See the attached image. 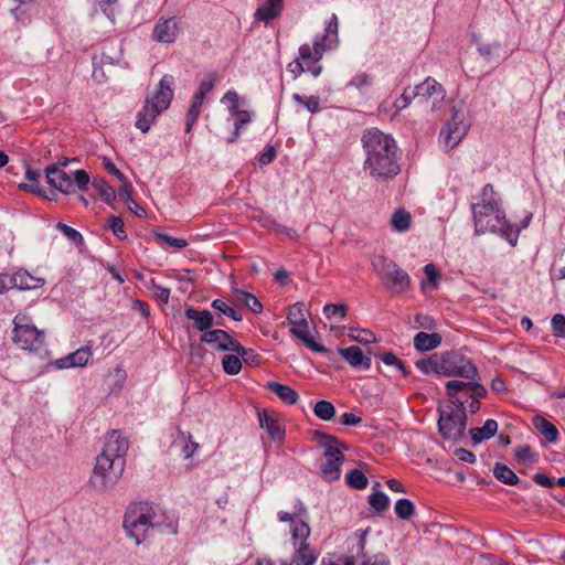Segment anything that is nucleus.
Segmentation results:
<instances>
[{"label": "nucleus", "mask_w": 565, "mask_h": 565, "mask_svg": "<svg viewBox=\"0 0 565 565\" xmlns=\"http://www.w3.org/2000/svg\"><path fill=\"white\" fill-rule=\"evenodd\" d=\"M348 335L353 340L362 344H370L376 341L375 334L367 329H355L350 328Z\"/></svg>", "instance_id": "obj_45"}, {"label": "nucleus", "mask_w": 565, "mask_h": 565, "mask_svg": "<svg viewBox=\"0 0 565 565\" xmlns=\"http://www.w3.org/2000/svg\"><path fill=\"white\" fill-rule=\"evenodd\" d=\"M327 44H323L318 39L315 40L313 45L302 44L299 47V60L302 62L306 61H319L322 57L323 52L327 50Z\"/></svg>", "instance_id": "obj_28"}, {"label": "nucleus", "mask_w": 565, "mask_h": 565, "mask_svg": "<svg viewBox=\"0 0 565 565\" xmlns=\"http://www.w3.org/2000/svg\"><path fill=\"white\" fill-rule=\"evenodd\" d=\"M173 76L166 74L160 79L156 92L146 97L145 105L138 113L135 124L141 132H148L156 118L170 106L173 97Z\"/></svg>", "instance_id": "obj_6"}, {"label": "nucleus", "mask_w": 565, "mask_h": 565, "mask_svg": "<svg viewBox=\"0 0 565 565\" xmlns=\"http://www.w3.org/2000/svg\"><path fill=\"white\" fill-rule=\"evenodd\" d=\"M174 445L182 447V454L185 459L190 458L198 448V444L191 440V435H185L182 431L179 433Z\"/></svg>", "instance_id": "obj_42"}, {"label": "nucleus", "mask_w": 565, "mask_h": 565, "mask_svg": "<svg viewBox=\"0 0 565 565\" xmlns=\"http://www.w3.org/2000/svg\"><path fill=\"white\" fill-rule=\"evenodd\" d=\"M515 457L519 461L525 462L530 461L533 458L532 448L527 445L519 447L515 449Z\"/></svg>", "instance_id": "obj_61"}, {"label": "nucleus", "mask_w": 565, "mask_h": 565, "mask_svg": "<svg viewBox=\"0 0 565 565\" xmlns=\"http://www.w3.org/2000/svg\"><path fill=\"white\" fill-rule=\"evenodd\" d=\"M323 315L328 319L338 317L343 320L347 317V306L344 303H328L323 307Z\"/></svg>", "instance_id": "obj_47"}, {"label": "nucleus", "mask_w": 565, "mask_h": 565, "mask_svg": "<svg viewBox=\"0 0 565 565\" xmlns=\"http://www.w3.org/2000/svg\"><path fill=\"white\" fill-rule=\"evenodd\" d=\"M282 2L284 0H266V2L256 10L255 18L265 22L277 18L282 11Z\"/></svg>", "instance_id": "obj_23"}, {"label": "nucleus", "mask_w": 565, "mask_h": 565, "mask_svg": "<svg viewBox=\"0 0 565 565\" xmlns=\"http://www.w3.org/2000/svg\"><path fill=\"white\" fill-rule=\"evenodd\" d=\"M11 277L14 282V289L30 290L35 287V278L26 270L19 269L13 275H11Z\"/></svg>", "instance_id": "obj_34"}, {"label": "nucleus", "mask_w": 565, "mask_h": 565, "mask_svg": "<svg viewBox=\"0 0 565 565\" xmlns=\"http://www.w3.org/2000/svg\"><path fill=\"white\" fill-rule=\"evenodd\" d=\"M92 358V350L89 347L84 345L77 349L76 351L67 354L64 358L57 359L54 362V365L57 369H70V367H83L85 366L89 359Z\"/></svg>", "instance_id": "obj_21"}, {"label": "nucleus", "mask_w": 565, "mask_h": 565, "mask_svg": "<svg viewBox=\"0 0 565 565\" xmlns=\"http://www.w3.org/2000/svg\"><path fill=\"white\" fill-rule=\"evenodd\" d=\"M316 436L322 439L321 445L324 448V462L320 467V476L328 482L335 481L341 476V466L344 461L342 449H348V447L335 436L320 431H317Z\"/></svg>", "instance_id": "obj_9"}, {"label": "nucleus", "mask_w": 565, "mask_h": 565, "mask_svg": "<svg viewBox=\"0 0 565 565\" xmlns=\"http://www.w3.org/2000/svg\"><path fill=\"white\" fill-rule=\"evenodd\" d=\"M492 472L493 476L504 484L515 486L520 481L519 477L512 469L500 462L494 463Z\"/></svg>", "instance_id": "obj_31"}, {"label": "nucleus", "mask_w": 565, "mask_h": 565, "mask_svg": "<svg viewBox=\"0 0 565 565\" xmlns=\"http://www.w3.org/2000/svg\"><path fill=\"white\" fill-rule=\"evenodd\" d=\"M128 448V440L117 430L107 435L89 479L90 486L96 491L107 492L117 484L125 470Z\"/></svg>", "instance_id": "obj_2"}, {"label": "nucleus", "mask_w": 565, "mask_h": 565, "mask_svg": "<svg viewBox=\"0 0 565 565\" xmlns=\"http://www.w3.org/2000/svg\"><path fill=\"white\" fill-rule=\"evenodd\" d=\"M179 30L175 18L160 19L152 30L151 39L158 43L171 44L175 41Z\"/></svg>", "instance_id": "obj_17"}, {"label": "nucleus", "mask_w": 565, "mask_h": 565, "mask_svg": "<svg viewBox=\"0 0 565 565\" xmlns=\"http://www.w3.org/2000/svg\"><path fill=\"white\" fill-rule=\"evenodd\" d=\"M266 387L288 405H295L299 399L298 393L292 387L279 382L270 381L266 384Z\"/></svg>", "instance_id": "obj_22"}, {"label": "nucleus", "mask_w": 565, "mask_h": 565, "mask_svg": "<svg viewBox=\"0 0 565 565\" xmlns=\"http://www.w3.org/2000/svg\"><path fill=\"white\" fill-rule=\"evenodd\" d=\"M415 97L416 96H414V92L409 93L408 88H406L394 103L395 113H398L402 109L406 108L411 104L412 99Z\"/></svg>", "instance_id": "obj_58"}, {"label": "nucleus", "mask_w": 565, "mask_h": 565, "mask_svg": "<svg viewBox=\"0 0 565 565\" xmlns=\"http://www.w3.org/2000/svg\"><path fill=\"white\" fill-rule=\"evenodd\" d=\"M411 214L405 210H397L393 213L391 224L397 232H405L411 226Z\"/></svg>", "instance_id": "obj_37"}, {"label": "nucleus", "mask_w": 565, "mask_h": 565, "mask_svg": "<svg viewBox=\"0 0 565 565\" xmlns=\"http://www.w3.org/2000/svg\"><path fill=\"white\" fill-rule=\"evenodd\" d=\"M466 132V125L457 119V113H455L451 120L440 130L439 139L448 149H452L461 141Z\"/></svg>", "instance_id": "obj_15"}, {"label": "nucleus", "mask_w": 565, "mask_h": 565, "mask_svg": "<svg viewBox=\"0 0 565 565\" xmlns=\"http://www.w3.org/2000/svg\"><path fill=\"white\" fill-rule=\"evenodd\" d=\"M56 227H57V228H58V230L64 234V236H65V237H67L71 242H73V243H75V244H81V243H83V236H82V234H81L77 230H75V228H73V227H71V226H68V225H66V224H64V223H62V222H58V223L56 224Z\"/></svg>", "instance_id": "obj_51"}, {"label": "nucleus", "mask_w": 565, "mask_h": 565, "mask_svg": "<svg viewBox=\"0 0 565 565\" xmlns=\"http://www.w3.org/2000/svg\"><path fill=\"white\" fill-rule=\"evenodd\" d=\"M25 175L30 183H21L19 189L35 193V170L30 164L25 166Z\"/></svg>", "instance_id": "obj_57"}, {"label": "nucleus", "mask_w": 565, "mask_h": 565, "mask_svg": "<svg viewBox=\"0 0 565 565\" xmlns=\"http://www.w3.org/2000/svg\"><path fill=\"white\" fill-rule=\"evenodd\" d=\"M475 227L477 233L502 232L511 245H515L520 230H514L513 225L505 220L504 213L500 209V202L495 198V192L491 184H486L482 189L481 202L472 204Z\"/></svg>", "instance_id": "obj_3"}, {"label": "nucleus", "mask_w": 565, "mask_h": 565, "mask_svg": "<svg viewBox=\"0 0 565 565\" xmlns=\"http://www.w3.org/2000/svg\"><path fill=\"white\" fill-rule=\"evenodd\" d=\"M534 428L545 437L548 443H556L558 439V429L554 424L547 420L545 417L536 415L533 417Z\"/></svg>", "instance_id": "obj_26"}, {"label": "nucleus", "mask_w": 565, "mask_h": 565, "mask_svg": "<svg viewBox=\"0 0 565 565\" xmlns=\"http://www.w3.org/2000/svg\"><path fill=\"white\" fill-rule=\"evenodd\" d=\"M200 341L212 345L217 351H233L236 340L228 332L222 329H214L204 332Z\"/></svg>", "instance_id": "obj_19"}, {"label": "nucleus", "mask_w": 565, "mask_h": 565, "mask_svg": "<svg viewBox=\"0 0 565 565\" xmlns=\"http://www.w3.org/2000/svg\"><path fill=\"white\" fill-rule=\"evenodd\" d=\"M10 289H14V282L12 280L11 275L0 274V295L4 294Z\"/></svg>", "instance_id": "obj_64"}, {"label": "nucleus", "mask_w": 565, "mask_h": 565, "mask_svg": "<svg viewBox=\"0 0 565 565\" xmlns=\"http://www.w3.org/2000/svg\"><path fill=\"white\" fill-rule=\"evenodd\" d=\"M92 185L106 203L110 204L116 199V192L114 188L105 179H94Z\"/></svg>", "instance_id": "obj_33"}, {"label": "nucleus", "mask_w": 565, "mask_h": 565, "mask_svg": "<svg viewBox=\"0 0 565 565\" xmlns=\"http://www.w3.org/2000/svg\"><path fill=\"white\" fill-rule=\"evenodd\" d=\"M233 352H236L242 362H245L247 365L256 366L259 364L260 356L253 349L244 348L238 341L234 345Z\"/></svg>", "instance_id": "obj_39"}, {"label": "nucleus", "mask_w": 565, "mask_h": 565, "mask_svg": "<svg viewBox=\"0 0 565 565\" xmlns=\"http://www.w3.org/2000/svg\"><path fill=\"white\" fill-rule=\"evenodd\" d=\"M204 98L200 97L199 95L194 94L193 100L191 103V106L186 114V121H185V131L190 132L192 129V126L196 121L200 113L201 107L203 105Z\"/></svg>", "instance_id": "obj_35"}, {"label": "nucleus", "mask_w": 565, "mask_h": 565, "mask_svg": "<svg viewBox=\"0 0 565 565\" xmlns=\"http://www.w3.org/2000/svg\"><path fill=\"white\" fill-rule=\"evenodd\" d=\"M338 351L340 356L353 369L370 370L372 363L370 351H367V354H364L362 349L356 345L339 348Z\"/></svg>", "instance_id": "obj_18"}, {"label": "nucleus", "mask_w": 565, "mask_h": 565, "mask_svg": "<svg viewBox=\"0 0 565 565\" xmlns=\"http://www.w3.org/2000/svg\"><path fill=\"white\" fill-rule=\"evenodd\" d=\"M270 228L275 232H281V233H285L288 237H290L291 239H295L297 241L298 239V234L295 230L292 228H289V227H286V226H282L280 224H278L277 222L273 221L271 222V226Z\"/></svg>", "instance_id": "obj_63"}, {"label": "nucleus", "mask_w": 565, "mask_h": 565, "mask_svg": "<svg viewBox=\"0 0 565 565\" xmlns=\"http://www.w3.org/2000/svg\"><path fill=\"white\" fill-rule=\"evenodd\" d=\"M13 324V342L22 350L32 351L35 342L33 318L25 312H20L14 317Z\"/></svg>", "instance_id": "obj_13"}, {"label": "nucleus", "mask_w": 565, "mask_h": 565, "mask_svg": "<svg viewBox=\"0 0 565 565\" xmlns=\"http://www.w3.org/2000/svg\"><path fill=\"white\" fill-rule=\"evenodd\" d=\"M233 117H235L234 127L235 131L227 139L228 142H234L237 140L239 136V129L242 126L248 124L250 121V114L247 110H239L238 107L236 109L231 110Z\"/></svg>", "instance_id": "obj_36"}, {"label": "nucleus", "mask_w": 565, "mask_h": 565, "mask_svg": "<svg viewBox=\"0 0 565 565\" xmlns=\"http://www.w3.org/2000/svg\"><path fill=\"white\" fill-rule=\"evenodd\" d=\"M441 335L437 332L426 333L418 332L414 337V347L416 350L420 352L430 351L436 349L441 343Z\"/></svg>", "instance_id": "obj_25"}, {"label": "nucleus", "mask_w": 565, "mask_h": 565, "mask_svg": "<svg viewBox=\"0 0 565 565\" xmlns=\"http://www.w3.org/2000/svg\"><path fill=\"white\" fill-rule=\"evenodd\" d=\"M186 319L194 322V328L202 332H207L211 328L216 326H224L223 320H214L213 315L209 310H198L193 307H189L184 311Z\"/></svg>", "instance_id": "obj_20"}, {"label": "nucleus", "mask_w": 565, "mask_h": 565, "mask_svg": "<svg viewBox=\"0 0 565 565\" xmlns=\"http://www.w3.org/2000/svg\"><path fill=\"white\" fill-rule=\"evenodd\" d=\"M338 28V17L333 13L324 29V34L321 36V39H319L320 42L328 45L327 49H330L337 42Z\"/></svg>", "instance_id": "obj_32"}, {"label": "nucleus", "mask_w": 565, "mask_h": 565, "mask_svg": "<svg viewBox=\"0 0 565 565\" xmlns=\"http://www.w3.org/2000/svg\"><path fill=\"white\" fill-rule=\"evenodd\" d=\"M372 265L386 290L394 295H402L412 289L409 275L394 260L379 256L373 259Z\"/></svg>", "instance_id": "obj_8"}, {"label": "nucleus", "mask_w": 565, "mask_h": 565, "mask_svg": "<svg viewBox=\"0 0 565 565\" xmlns=\"http://www.w3.org/2000/svg\"><path fill=\"white\" fill-rule=\"evenodd\" d=\"M212 308L220 311L221 313L232 318L235 321H241L243 319L242 315L237 312L233 307L227 305L222 299H215L212 302Z\"/></svg>", "instance_id": "obj_46"}, {"label": "nucleus", "mask_w": 565, "mask_h": 565, "mask_svg": "<svg viewBox=\"0 0 565 565\" xmlns=\"http://www.w3.org/2000/svg\"><path fill=\"white\" fill-rule=\"evenodd\" d=\"M259 425L265 429L271 439H281L284 431L278 420L267 411L258 413Z\"/></svg>", "instance_id": "obj_24"}, {"label": "nucleus", "mask_w": 565, "mask_h": 565, "mask_svg": "<svg viewBox=\"0 0 565 565\" xmlns=\"http://www.w3.org/2000/svg\"><path fill=\"white\" fill-rule=\"evenodd\" d=\"M311 530L307 522L300 521L291 530V539L295 546V554L291 561H284L280 565H315L318 559V552L310 547L307 542Z\"/></svg>", "instance_id": "obj_10"}, {"label": "nucleus", "mask_w": 565, "mask_h": 565, "mask_svg": "<svg viewBox=\"0 0 565 565\" xmlns=\"http://www.w3.org/2000/svg\"><path fill=\"white\" fill-rule=\"evenodd\" d=\"M414 96L424 100L433 99L431 109H436L445 98V89L436 79L427 77L415 87Z\"/></svg>", "instance_id": "obj_16"}, {"label": "nucleus", "mask_w": 565, "mask_h": 565, "mask_svg": "<svg viewBox=\"0 0 565 565\" xmlns=\"http://www.w3.org/2000/svg\"><path fill=\"white\" fill-rule=\"evenodd\" d=\"M471 382H462L459 380H451L446 383V392L449 397L456 399V395L459 392L470 388Z\"/></svg>", "instance_id": "obj_49"}, {"label": "nucleus", "mask_w": 565, "mask_h": 565, "mask_svg": "<svg viewBox=\"0 0 565 565\" xmlns=\"http://www.w3.org/2000/svg\"><path fill=\"white\" fill-rule=\"evenodd\" d=\"M121 182V186L118 190V194L120 199L127 204L129 202H132V185L131 183L125 178Z\"/></svg>", "instance_id": "obj_59"}, {"label": "nucleus", "mask_w": 565, "mask_h": 565, "mask_svg": "<svg viewBox=\"0 0 565 565\" xmlns=\"http://www.w3.org/2000/svg\"><path fill=\"white\" fill-rule=\"evenodd\" d=\"M552 329L555 335L565 338V316L556 313L552 318Z\"/></svg>", "instance_id": "obj_56"}, {"label": "nucleus", "mask_w": 565, "mask_h": 565, "mask_svg": "<svg viewBox=\"0 0 565 565\" xmlns=\"http://www.w3.org/2000/svg\"><path fill=\"white\" fill-rule=\"evenodd\" d=\"M454 454L461 461L469 463H473L476 461V455L466 448H457Z\"/></svg>", "instance_id": "obj_62"}, {"label": "nucleus", "mask_w": 565, "mask_h": 565, "mask_svg": "<svg viewBox=\"0 0 565 565\" xmlns=\"http://www.w3.org/2000/svg\"><path fill=\"white\" fill-rule=\"evenodd\" d=\"M292 98L298 104L305 106L312 114L317 113L320 108V99L317 96L305 98L299 94H294Z\"/></svg>", "instance_id": "obj_48"}, {"label": "nucleus", "mask_w": 565, "mask_h": 565, "mask_svg": "<svg viewBox=\"0 0 565 565\" xmlns=\"http://www.w3.org/2000/svg\"><path fill=\"white\" fill-rule=\"evenodd\" d=\"M67 163L68 159L63 158L62 161L60 160L57 163L45 168L47 182L64 194L74 192V184L71 177L60 168V166L64 167Z\"/></svg>", "instance_id": "obj_14"}, {"label": "nucleus", "mask_w": 565, "mask_h": 565, "mask_svg": "<svg viewBox=\"0 0 565 565\" xmlns=\"http://www.w3.org/2000/svg\"><path fill=\"white\" fill-rule=\"evenodd\" d=\"M362 562L359 565H391L388 557L385 554H375L373 556L361 557Z\"/></svg>", "instance_id": "obj_55"}, {"label": "nucleus", "mask_w": 565, "mask_h": 565, "mask_svg": "<svg viewBox=\"0 0 565 565\" xmlns=\"http://www.w3.org/2000/svg\"><path fill=\"white\" fill-rule=\"evenodd\" d=\"M371 83H372L371 76L369 74H366V73H362V74H358L356 76H354L350 81L349 85L350 86H354L358 89H362L365 86H370Z\"/></svg>", "instance_id": "obj_60"}, {"label": "nucleus", "mask_w": 565, "mask_h": 565, "mask_svg": "<svg viewBox=\"0 0 565 565\" xmlns=\"http://www.w3.org/2000/svg\"><path fill=\"white\" fill-rule=\"evenodd\" d=\"M124 529L127 535L135 540L136 545L142 543L151 532L177 533V529L170 524L166 525L163 515L148 502L134 503L127 509Z\"/></svg>", "instance_id": "obj_4"}, {"label": "nucleus", "mask_w": 565, "mask_h": 565, "mask_svg": "<svg viewBox=\"0 0 565 565\" xmlns=\"http://www.w3.org/2000/svg\"><path fill=\"white\" fill-rule=\"evenodd\" d=\"M498 431V423L494 419H487L482 427H475L469 430L473 444L492 438Z\"/></svg>", "instance_id": "obj_27"}, {"label": "nucleus", "mask_w": 565, "mask_h": 565, "mask_svg": "<svg viewBox=\"0 0 565 565\" xmlns=\"http://www.w3.org/2000/svg\"><path fill=\"white\" fill-rule=\"evenodd\" d=\"M222 366L226 374L236 375L242 370V360L238 354H226L222 359Z\"/></svg>", "instance_id": "obj_41"}, {"label": "nucleus", "mask_w": 565, "mask_h": 565, "mask_svg": "<svg viewBox=\"0 0 565 565\" xmlns=\"http://www.w3.org/2000/svg\"><path fill=\"white\" fill-rule=\"evenodd\" d=\"M345 481L349 487L358 490L365 489L369 484L366 476L359 469L351 470L345 476Z\"/></svg>", "instance_id": "obj_43"}, {"label": "nucleus", "mask_w": 565, "mask_h": 565, "mask_svg": "<svg viewBox=\"0 0 565 565\" xmlns=\"http://www.w3.org/2000/svg\"><path fill=\"white\" fill-rule=\"evenodd\" d=\"M156 238L159 242V244L168 245L177 249H181L188 245L186 241L183 238H175L162 233L157 234Z\"/></svg>", "instance_id": "obj_50"}, {"label": "nucleus", "mask_w": 565, "mask_h": 565, "mask_svg": "<svg viewBox=\"0 0 565 565\" xmlns=\"http://www.w3.org/2000/svg\"><path fill=\"white\" fill-rule=\"evenodd\" d=\"M365 152L364 170L376 181L386 182L399 173L395 140L379 129H370L362 137Z\"/></svg>", "instance_id": "obj_1"}, {"label": "nucleus", "mask_w": 565, "mask_h": 565, "mask_svg": "<svg viewBox=\"0 0 565 565\" xmlns=\"http://www.w3.org/2000/svg\"><path fill=\"white\" fill-rule=\"evenodd\" d=\"M369 532L370 527L356 531L355 536L349 540V543L352 542L350 554L326 556L322 558L321 565H356L358 559L364 557L366 535Z\"/></svg>", "instance_id": "obj_12"}, {"label": "nucleus", "mask_w": 565, "mask_h": 565, "mask_svg": "<svg viewBox=\"0 0 565 565\" xmlns=\"http://www.w3.org/2000/svg\"><path fill=\"white\" fill-rule=\"evenodd\" d=\"M216 82V75L215 74H209L204 79L201 81L199 85V89L195 93L202 98H205V96L213 89Z\"/></svg>", "instance_id": "obj_52"}, {"label": "nucleus", "mask_w": 565, "mask_h": 565, "mask_svg": "<svg viewBox=\"0 0 565 565\" xmlns=\"http://www.w3.org/2000/svg\"><path fill=\"white\" fill-rule=\"evenodd\" d=\"M89 175L85 170H76L74 172V180H72L74 184V190L77 188L79 191H84L87 189L89 184Z\"/></svg>", "instance_id": "obj_54"}, {"label": "nucleus", "mask_w": 565, "mask_h": 565, "mask_svg": "<svg viewBox=\"0 0 565 565\" xmlns=\"http://www.w3.org/2000/svg\"><path fill=\"white\" fill-rule=\"evenodd\" d=\"M233 296L237 302L246 306L252 312L260 313L263 311V305L255 295L239 288H233Z\"/></svg>", "instance_id": "obj_29"}, {"label": "nucleus", "mask_w": 565, "mask_h": 565, "mask_svg": "<svg viewBox=\"0 0 565 565\" xmlns=\"http://www.w3.org/2000/svg\"><path fill=\"white\" fill-rule=\"evenodd\" d=\"M395 513L402 520H409L415 514V505L408 499H399L395 503Z\"/></svg>", "instance_id": "obj_44"}, {"label": "nucleus", "mask_w": 565, "mask_h": 565, "mask_svg": "<svg viewBox=\"0 0 565 565\" xmlns=\"http://www.w3.org/2000/svg\"><path fill=\"white\" fill-rule=\"evenodd\" d=\"M315 415L321 420H331L335 415V408L329 401L321 399L313 406Z\"/></svg>", "instance_id": "obj_38"}, {"label": "nucleus", "mask_w": 565, "mask_h": 565, "mask_svg": "<svg viewBox=\"0 0 565 565\" xmlns=\"http://www.w3.org/2000/svg\"><path fill=\"white\" fill-rule=\"evenodd\" d=\"M287 319L292 326L290 332L296 338L300 339L308 348L315 352H326L327 349L315 342L308 332L307 310L303 303L297 302L290 306Z\"/></svg>", "instance_id": "obj_11"}, {"label": "nucleus", "mask_w": 565, "mask_h": 565, "mask_svg": "<svg viewBox=\"0 0 565 565\" xmlns=\"http://www.w3.org/2000/svg\"><path fill=\"white\" fill-rule=\"evenodd\" d=\"M415 365L424 374L468 380H475L479 375L477 366L468 358L455 351L434 353L427 359L417 360Z\"/></svg>", "instance_id": "obj_5"}, {"label": "nucleus", "mask_w": 565, "mask_h": 565, "mask_svg": "<svg viewBox=\"0 0 565 565\" xmlns=\"http://www.w3.org/2000/svg\"><path fill=\"white\" fill-rule=\"evenodd\" d=\"M424 273L427 279L420 282L422 291L427 292L428 290L436 289L441 278L439 270L434 264H427L424 266Z\"/></svg>", "instance_id": "obj_30"}, {"label": "nucleus", "mask_w": 565, "mask_h": 565, "mask_svg": "<svg viewBox=\"0 0 565 565\" xmlns=\"http://www.w3.org/2000/svg\"><path fill=\"white\" fill-rule=\"evenodd\" d=\"M369 503L376 513H382L388 509L390 499L382 491H374L369 497Z\"/></svg>", "instance_id": "obj_40"}, {"label": "nucleus", "mask_w": 565, "mask_h": 565, "mask_svg": "<svg viewBox=\"0 0 565 565\" xmlns=\"http://www.w3.org/2000/svg\"><path fill=\"white\" fill-rule=\"evenodd\" d=\"M109 227L118 239L122 241L127 237L124 230V221L119 216L111 215L109 217Z\"/></svg>", "instance_id": "obj_53"}, {"label": "nucleus", "mask_w": 565, "mask_h": 565, "mask_svg": "<svg viewBox=\"0 0 565 565\" xmlns=\"http://www.w3.org/2000/svg\"><path fill=\"white\" fill-rule=\"evenodd\" d=\"M438 429L441 436L448 440H457L463 437L467 426L465 402L450 399L438 408Z\"/></svg>", "instance_id": "obj_7"}]
</instances>
